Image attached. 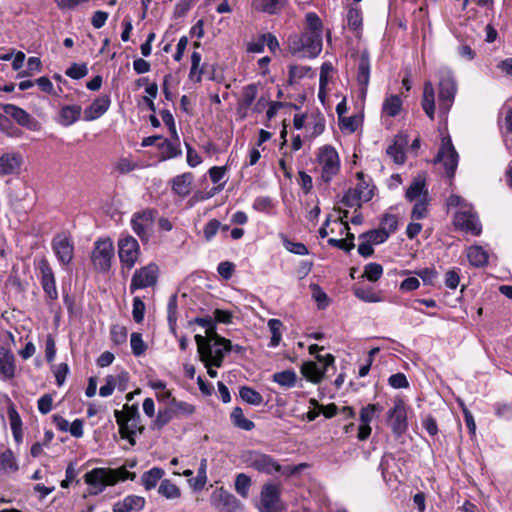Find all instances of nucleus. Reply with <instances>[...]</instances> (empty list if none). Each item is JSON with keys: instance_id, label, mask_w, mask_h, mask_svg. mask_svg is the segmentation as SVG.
Wrapping results in <instances>:
<instances>
[{"instance_id": "obj_1", "label": "nucleus", "mask_w": 512, "mask_h": 512, "mask_svg": "<svg viewBox=\"0 0 512 512\" xmlns=\"http://www.w3.org/2000/svg\"><path fill=\"white\" fill-rule=\"evenodd\" d=\"M306 28L301 34L290 35L288 50L299 58H315L322 51L323 24L319 16L309 12L305 16Z\"/></svg>"}, {"instance_id": "obj_2", "label": "nucleus", "mask_w": 512, "mask_h": 512, "mask_svg": "<svg viewBox=\"0 0 512 512\" xmlns=\"http://www.w3.org/2000/svg\"><path fill=\"white\" fill-rule=\"evenodd\" d=\"M242 460L247 467L267 475L281 473L286 476H292L306 467V464L282 467L271 455L258 450H248L244 452Z\"/></svg>"}, {"instance_id": "obj_3", "label": "nucleus", "mask_w": 512, "mask_h": 512, "mask_svg": "<svg viewBox=\"0 0 512 512\" xmlns=\"http://www.w3.org/2000/svg\"><path fill=\"white\" fill-rule=\"evenodd\" d=\"M195 342L200 360L204 364H213L218 368L222 366L225 354L232 351L231 341L218 334L210 335V338L197 334Z\"/></svg>"}, {"instance_id": "obj_4", "label": "nucleus", "mask_w": 512, "mask_h": 512, "mask_svg": "<svg viewBox=\"0 0 512 512\" xmlns=\"http://www.w3.org/2000/svg\"><path fill=\"white\" fill-rule=\"evenodd\" d=\"M449 207L457 208L454 216V225L456 228L472 235L478 236L482 231L479 218L471 204L467 203L459 195H451L447 200Z\"/></svg>"}, {"instance_id": "obj_5", "label": "nucleus", "mask_w": 512, "mask_h": 512, "mask_svg": "<svg viewBox=\"0 0 512 512\" xmlns=\"http://www.w3.org/2000/svg\"><path fill=\"white\" fill-rule=\"evenodd\" d=\"M135 478L136 474L129 472L126 467L118 469L94 468L84 476L85 482L90 486L96 487L98 492H103L106 486L115 485L119 481L134 480Z\"/></svg>"}, {"instance_id": "obj_6", "label": "nucleus", "mask_w": 512, "mask_h": 512, "mask_svg": "<svg viewBox=\"0 0 512 512\" xmlns=\"http://www.w3.org/2000/svg\"><path fill=\"white\" fill-rule=\"evenodd\" d=\"M114 417L119 426L122 439H126L131 446L136 444V434L143 433L144 427L140 425V414L135 405L125 404L123 410H115Z\"/></svg>"}, {"instance_id": "obj_7", "label": "nucleus", "mask_w": 512, "mask_h": 512, "mask_svg": "<svg viewBox=\"0 0 512 512\" xmlns=\"http://www.w3.org/2000/svg\"><path fill=\"white\" fill-rule=\"evenodd\" d=\"M438 104L440 116L446 117L456 96L457 84L454 75L448 69L439 72Z\"/></svg>"}, {"instance_id": "obj_8", "label": "nucleus", "mask_w": 512, "mask_h": 512, "mask_svg": "<svg viewBox=\"0 0 512 512\" xmlns=\"http://www.w3.org/2000/svg\"><path fill=\"white\" fill-rule=\"evenodd\" d=\"M358 184L349 189L342 198V203L347 207L360 206L373 198L374 186L370 179H366L363 172L357 173Z\"/></svg>"}, {"instance_id": "obj_9", "label": "nucleus", "mask_w": 512, "mask_h": 512, "mask_svg": "<svg viewBox=\"0 0 512 512\" xmlns=\"http://www.w3.org/2000/svg\"><path fill=\"white\" fill-rule=\"evenodd\" d=\"M317 162L321 169V179L330 183L340 170V159L338 152L332 146L326 145L319 149Z\"/></svg>"}, {"instance_id": "obj_10", "label": "nucleus", "mask_w": 512, "mask_h": 512, "mask_svg": "<svg viewBox=\"0 0 512 512\" xmlns=\"http://www.w3.org/2000/svg\"><path fill=\"white\" fill-rule=\"evenodd\" d=\"M259 512H283L285 504L281 500V489L274 483H265L260 491L257 504Z\"/></svg>"}, {"instance_id": "obj_11", "label": "nucleus", "mask_w": 512, "mask_h": 512, "mask_svg": "<svg viewBox=\"0 0 512 512\" xmlns=\"http://www.w3.org/2000/svg\"><path fill=\"white\" fill-rule=\"evenodd\" d=\"M459 156L455 150L450 136L442 137L441 146L437 153L435 163H440L449 177H453L458 166Z\"/></svg>"}, {"instance_id": "obj_12", "label": "nucleus", "mask_w": 512, "mask_h": 512, "mask_svg": "<svg viewBox=\"0 0 512 512\" xmlns=\"http://www.w3.org/2000/svg\"><path fill=\"white\" fill-rule=\"evenodd\" d=\"M387 422L396 437H400L407 431V407L403 399H395L393 407L387 413Z\"/></svg>"}, {"instance_id": "obj_13", "label": "nucleus", "mask_w": 512, "mask_h": 512, "mask_svg": "<svg viewBox=\"0 0 512 512\" xmlns=\"http://www.w3.org/2000/svg\"><path fill=\"white\" fill-rule=\"evenodd\" d=\"M157 212L154 209H145L135 212L131 218V227L136 235L144 242L150 237Z\"/></svg>"}, {"instance_id": "obj_14", "label": "nucleus", "mask_w": 512, "mask_h": 512, "mask_svg": "<svg viewBox=\"0 0 512 512\" xmlns=\"http://www.w3.org/2000/svg\"><path fill=\"white\" fill-rule=\"evenodd\" d=\"M316 358L319 364L308 361L303 363L301 367V373L303 376L313 383H319L327 372L329 366L334 364V356L332 354H326L324 356L316 355Z\"/></svg>"}, {"instance_id": "obj_15", "label": "nucleus", "mask_w": 512, "mask_h": 512, "mask_svg": "<svg viewBox=\"0 0 512 512\" xmlns=\"http://www.w3.org/2000/svg\"><path fill=\"white\" fill-rule=\"evenodd\" d=\"M118 254L123 266L131 269L140 255L138 241L131 235L121 236L118 240Z\"/></svg>"}, {"instance_id": "obj_16", "label": "nucleus", "mask_w": 512, "mask_h": 512, "mask_svg": "<svg viewBox=\"0 0 512 512\" xmlns=\"http://www.w3.org/2000/svg\"><path fill=\"white\" fill-rule=\"evenodd\" d=\"M114 255L113 243L109 239L98 240L92 254V262L96 269L106 271L110 268Z\"/></svg>"}, {"instance_id": "obj_17", "label": "nucleus", "mask_w": 512, "mask_h": 512, "mask_svg": "<svg viewBox=\"0 0 512 512\" xmlns=\"http://www.w3.org/2000/svg\"><path fill=\"white\" fill-rule=\"evenodd\" d=\"M52 249L62 265L71 263L74 255V244L66 234H58L52 239Z\"/></svg>"}, {"instance_id": "obj_18", "label": "nucleus", "mask_w": 512, "mask_h": 512, "mask_svg": "<svg viewBox=\"0 0 512 512\" xmlns=\"http://www.w3.org/2000/svg\"><path fill=\"white\" fill-rule=\"evenodd\" d=\"M157 266L149 264L133 274L130 284L131 292L153 286L157 281Z\"/></svg>"}, {"instance_id": "obj_19", "label": "nucleus", "mask_w": 512, "mask_h": 512, "mask_svg": "<svg viewBox=\"0 0 512 512\" xmlns=\"http://www.w3.org/2000/svg\"><path fill=\"white\" fill-rule=\"evenodd\" d=\"M39 268L41 272V285L45 294L50 300H56L58 298V292L54 272L50 264L44 259L40 262Z\"/></svg>"}, {"instance_id": "obj_20", "label": "nucleus", "mask_w": 512, "mask_h": 512, "mask_svg": "<svg viewBox=\"0 0 512 512\" xmlns=\"http://www.w3.org/2000/svg\"><path fill=\"white\" fill-rule=\"evenodd\" d=\"M212 504L218 509H224L231 512L238 507L237 498L225 490L224 488H217L211 495Z\"/></svg>"}, {"instance_id": "obj_21", "label": "nucleus", "mask_w": 512, "mask_h": 512, "mask_svg": "<svg viewBox=\"0 0 512 512\" xmlns=\"http://www.w3.org/2000/svg\"><path fill=\"white\" fill-rule=\"evenodd\" d=\"M111 99L108 95L96 98L85 110L84 120L93 121L100 118L110 107Z\"/></svg>"}, {"instance_id": "obj_22", "label": "nucleus", "mask_w": 512, "mask_h": 512, "mask_svg": "<svg viewBox=\"0 0 512 512\" xmlns=\"http://www.w3.org/2000/svg\"><path fill=\"white\" fill-rule=\"evenodd\" d=\"M15 357L13 353L3 347H0V379L10 380L15 376Z\"/></svg>"}, {"instance_id": "obj_23", "label": "nucleus", "mask_w": 512, "mask_h": 512, "mask_svg": "<svg viewBox=\"0 0 512 512\" xmlns=\"http://www.w3.org/2000/svg\"><path fill=\"white\" fill-rule=\"evenodd\" d=\"M370 60L366 52H363L358 60L357 68V82L360 86V92L363 96L366 95L367 87L370 80Z\"/></svg>"}, {"instance_id": "obj_24", "label": "nucleus", "mask_w": 512, "mask_h": 512, "mask_svg": "<svg viewBox=\"0 0 512 512\" xmlns=\"http://www.w3.org/2000/svg\"><path fill=\"white\" fill-rule=\"evenodd\" d=\"M22 164V157L18 152H8L0 155V175H10L17 172Z\"/></svg>"}, {"instance_id": "obj_25", "label": "nucleus", "mask_w": 512, "mask_h": 512, "mask_svg": "<svg viewBox=\"0 0 512 512\" xmlns=\"http://www.w3.org/2000/svg\"><path fill=\"white\" fill-rule=\"evenodd\" d=\"M425 114L430 120L435 117V90L432 82L426 81L423 87V96L421 102Z\"/></svg>"}, {"instance_id": "obj_26", "label": "nucleus", "mask_w": 512, "mask_h": 512, "mask_svg": "<svg viewBox=\"0 0 512 512\" xmlns=\"http://www.w3.org/2000/svg\"><path fill=\"white\" fill-rule=\"evenodd\" d=\"M3 111L5 114L12 117L19 125L23 127H31L33 118L24 109L14 104H4Z\"/></svg>"}, {"instance_id": "obj_27", "label": "nucleus", "mask_w": 512, "mask_h": 512, "mask_svg": "<svg viewBox=\"0 0 512 512\" xmlns=\"http://www.w3.org/2000/svg\"><path fill=\"white\" fill-rule=\"evenodd\" d=\"M192 182L193 175L191 173H183L172 180V189L177 195L186 197L190 194Z\"/></svg>"}, {"instance_id": "obj_28", "label": "nucleus", "mask_w": 512, "mask_h": 512, "mask_svg": "<svg viewBox=\"0 0 512 512\" xmlns=\"http://www.w3.org/2000/svg\"><path fill=\"white\" fill-rule=\"evenodd\" d=\"M81 111L79 105L63 106L59 112V123L66 127L74 124L80 119Z\"/></svg>"}, {"instance_id": "obj_29", "label": "nucleus", "mask_w": 512, "mask_h": 512, "mask_svg": "<svg viewBox=\"0 0 512 512\" xmlns=\"http://www.w3.org/2000/svg\"><path fill=\"white\" fill-rule=\"evenodd\" d=\"M426 182L422 175L415 177L406 191V198L409 201H414L417 198H422L426 194L428 198V191L425 189Z\"/></svg>"}, {"instance_id": "obj_30", "label": "nucleus", "mask_w": 512, "mask_h": 512, "mask_svg": "<svg viewBox=\"0 0 512 512\" xmlns=\"http://www.w3.org/2000/svg\"><path fill=\"white\" fill-rule=\"evenodd\" d=\"M286 0H253L252 8L267 14L278 13L285 5Z\"/></svg>"}, {"instance_id": "obj_31", "label": "nucleus", "mask_w": 512, "mask_h": 512, "mask_svg": "<svg viewBox=\"0 0 512 512\" xmlns=\"http://www.w3.org/2000/svg\"><path fill=\"white\" fill-rule=\"evenodd\" d=\"M173 419H176L175 413L173 412L172 407L168 403L164 408H160L151 423V429L153 430H161L167 424H169Z\"/></svg>"}, {"instance_id": "obj_32", "label": "nucleus", "mask_w": 512, "mask_h": 512, "mask_svg": "<svg viewBox=\"0 0 512 512\" xmlns=\"http://www.w3.org/2000/svg\"><path fill=\"white\" fill-rule=\"evenodd\" d=\"M164 474L165 472L162 468L153 467L142 474L141 483L147 491L152 490L157 486V483L162 479Z\"/></svg>"}, {"instance_id": "obj_33", "label": "nucleus", "mask_w": 512, "mask_h": 512, "mask_svg": "<svg viewBox=\"0 0 512 512\" xmlns=\"http://www.w3.org/2000/svg\"><path fill=\"white\" fill-rule=\"evenodd\" d=\"M467 258L472 266L482 267L488 263L487 252L478 245L471 246L467 249Z\"/></svg>"}, {"instance_id": "obj_34", "label": "nucleus", "mask_w": 512, "mask_h": 512, "mask_svg": "<svg viewBox=\"0 0 512 512\" xmlns=\"http://www.w3.org/2000/svg\"><path fill=\"white\" fill-rule=\"evenodd\" d=\"M402 109V100L399 95L387 96L382 104V113L388 117H396Z\"/></svg>"}, {"instance_id": "obj_35", "label": "nucleus", "mask_w": 512, "mask_h": 512, "mask_svg": "<svg viewBox=\"0 0 512 512\" xmlns=\"http://www.w3.org/2000/svg\"><path fill=\"white\" fill-rule=\"evenodd\" d=\"M169 404L175 413L176 419L189 417L196 411V408L193 404L186 401L177 400L176 398H171Z\"/></svg>"}, {"instance_id": "obj_36", "label": "nucleus", "mask_w": 512, "mask_h": 512, "mask_svg": "<svg viewBox=\"0 0 512 512\" xmlns=\"http://www.w3.org/2000/svg\"><path fill=\"white\" fill-rule=\"evenodd\" d=\"M258 94V86L256 84H249L243 87L242 95L238 102V108L240 110H246L250 108L255 101Z\"/></svg>"}, {"instance_id": "obj_37", "label": "nucleus", "mask_w": 512, "mask_h": 512, "mask_svg": "<svg viewBox=\"0 0 512 512\" xmlns=\"http://www.w3.org/2000/svg\"><path fill=\"white\" fill-rule=\"evenodd\" d=\"M158 147L161 151V158L163 160L175 158L182 154V151L179 146V140H175V142H172L168 139H164L161 141L160 144H158Z\"/></svg>"}, {"instance_id": "obj_38", "label": "nucleus", "mask_w": 512, "mask_h": 512, "mask_svg": "<svg viewBox=\"0 0 512 512\" xmlns=\"http://www.w3.org/2000/svg\"><path fill=\"white\" fill-rule=\"evenodd\" d=\"M272 380L281 387L292 388L296 385L297 375L294 370L287 369L281 372L274 373L272 376Z\"/></svg>"}, {"instance_id": "obj_39", "label": "nucleus", "mask_w": 512, "mask_h": 512, "mask_svg": "<svg viewBox=\"0 0 512 512\" xmlns=\"http://www.w3.org/2000/svg\"><path fill=\"white\" fill-rule=\"evenodd\" d=\"M158 493L168 500L179 499L181 497L180 488L169 479H164L160 482Z\"/></svg>"}, {"instance_id": "obj_40", "label": "nucleus", "mask_w": 512, "mask_h": 512, "mask_svg": "<svg viewBox=\"0 0 512 512\" xmlns=\"http://www.w3.org/2000/svg\"><path fill=\"white\" fill-rule=\"evenodd\" d=\"M267 325L271 332V338L268 346L270 348H275L280 344L282 339L283 323L279 319L271 318L268 320Z\"/></svg>"}, {"instance_id": "obj_41", "label": "nucleus", "mask_w": 512, "mask_h": 512, "mask_svg": "<svg viewBox=\"0 0 512 512\" xmlns=\"http://www.w3.org/2000/svg\"><path fill=\"white\" fill-rule=\"evenodd\" d=\"M202 56L199 52L194 51L191 55V68L189 79L194 82H200L204 74V65L201 66Z\"/></svg>"}, {"instance_id": "obj_42", "label": "nucleus", "mask_w": 512, "mask_h": 512, "mask_svg": "<svg viewBox=\"0 0 512 512\" xmlns=\"http://www.w3.org/2000/svg\"><path fill=\"white\" fill-rule=\"evenodd\" d=\"M231 421L236 427L243 429L245 431H251L255 427L253 421L244 417L243 410L241 407H235L232 410Z\"/></svg>"}, {"instance_id": "obj_43", "label": "nucleus", "mask_w": 512, "mask_h": 512, "mask_svg": "<svg viewBox=\"0 0 512 512\" xmlns=\"http://www.w3.org/2000/svg\"><path fill=\"white\" fill-rule=\"evenodd\" d=\"M239 396L244 402L250 405L259 406L263 403L262 395L258 391L248 386H243L240 388Z\"/></svg>"}, {"instance_id": "obj_44", "label": "nucleus", "mask_w": 512, "mask_h": 512, "mask_svg": "<svg viewBox=\"0 0 512 512\" xmlns=\"http://www.w3.org/2000/svg\"><path fill=\"white\" fill-rule=\"evenodd\" d=\"M0 469L5 472H15L18 470L17 461L10 449H7L0 454Z\"/></svg>"}, {"instance_id": "obj_45", "label": "nucleus", "mask_w": 512, "mask_h": 512, "mask_svg": "<svg viewBox=\"0 0 512 512\" xmlns=\"http://www.w3.org/2000/svg\"><path fill=\"white\" fill-rule=\"evenodd\" d=\"M235 491L242 497L247 498L251 487V478L245 473H239L235 478Z\"/></svg>"}, {"instance_id": "obj_46", "label": "nucleus", "mask_w": 512, "mask_h": 512, "mask_svg": "<svg viewBox=\"0 0 512 512\" xmlns=\"http://www.w3.org/2000/svg\"><path fill=\"white\" fill-rule=\"evenodd\" d=\"M206 459H202L200 463V467L198 469L197 476L193 479L189 480L190 486L196 490L200 491L204 488L206 481H207V475H206Z\"/></svg>"}, {"instance_id": "obj_47", "label": "nucleus", "mask_w": 512, "mask_h": 512, "mask_svg": "<svg viewBox=\"0 0 512 512\" xmlns=\"http://www.w3.org/2000/svg\"><path fill=\"white\" fill-rule=\"evenodd\" d=\"M389 238L386 231L381 228L373 229L360 235V239H366L372 245L382 244Z\"/></svg>"}, {"instance_id": "obj_48", "label": "nucleus", "mask_w": 512, "mask_h": 512, "mask_svg": "<svg viewBox=\"0 0 512 512\" xmlns=\"http://www.w3.org/2000/svg\"><path fill=\"white\" fill-rule=\"evenodd\" d=\"M383 410L380 404H368L360 411V423L369 424L376 414L381 413Z\"/></svg>"}, {"instance_id": "obj_49", "label": "nucleus", "mask_w": 512, "mask_h": 512, "mask_svg": "<svg viewBox=\"0 0 512 512\" xmlns=\"http://www.w3.org/2000/svg\"><path fill=\"white\" fill-rule=\"evenodd\" d=\"M347 25L353 31H358L362 27V13L358 8H350L347 12Z\"/></svg>"}, {"instance_id": "obj_50", "label": "nucleus", "mask_w": 512, "mask_h": 512, "mask_svg": "<svg viewBox=\"0 0 512 512\" xmlns=\"http://www.w3.org/2000/svg\"><path fill=\"white\" fill-rule=\"evenodd\" d=\"M130 345L132 353L136 357L143 355L147 350V345L143 341L142 335L137 332L131 334Z\"/></svg>"}, {"instance_id": "obj_51", "label": "nucleus", "mask_w": 512, "mask_h": 512, "mask_svg": "<svg viewBox=\"0 0 512 512\" xmlns=\"http://www.w3.org/2000/svg\"><path fill=\"white\" fill-rule=\"evenodd\" d=\"M128 332L124 326L113 325L110 329V338L115 345L125 344L127 341Z\"/></svg>"}, {"instance_id": "obj_52", "label": "nucleus", "mask_w": 512, "mask_h": 512, "mask_svg": "<svg viewBox=\"0 0 512 512\" xmlns=\"http://www.w3.org/2000/svg\"><path fill=\"white\" fill-rule=\"evenodd\" d=\"M387 155L396 163V164H403L405 162L406 156L404 149L401 145H399L397 142H394L391 144L387 150Z\"/></svg>"}, {"instance_id": "obj_53", "label": "nucleus", "mask_w": 512, "mask_h": 512, "mask_svg": "<svg viewBox=\"0 0 512 512\" xmlns=\"http://www.w3.org/2000/svg\"><path fill=\"white\" fill-rule=\"evenodd\" d=\"M252 207L258 212L269 213L274 208V202L269 196H259L254 200Z\"/></svg>"}, {"instance_id": "obj_54", "label": "nucleus", "mask_w": 512, "mask_h": 512, "mask_svg": "<svg viewBox=\"0 0 512 512\" xmlns=\"http://www.w3.org/2000/svg\"><path fill=\"white\" fill-rule=\"evenodd\" d=\"M380 228L387 232L388 236L398 228V218L394 214H385L381 219Z\"/></svg>"}, {"instance_id": "obj_55", "label": "nucleus", "mask_w": 512, "mask_h": 512, "mask_svg": "<svg viewBox=\"0 0 512 512\" xmlns=\"http://www.w3.org/2000/svg\"><path fill=\"white\" fill-rule=\"evenodd\" d=\"M427 205L428 198H426V194L420 198L412 209L411 217L416 220L423 219L427 216Z\"/></svg>"}, {"instance_id": "obj_56", "label": "nucleus", "mask_w": 512, "mask_h": 512, "mask_svg": "<svg viewBox=\"0 0 512 512\" xmlns=\"http://www.w3.org/2000/svg\"><path fill=\"white\" fill-rule=\"evenodd\" d=\"M364 274L369 281L376 282L383 274V267L378 263H368L364 268Z\"/></svg>"}, {"instance_id": "obj_57", "label": "nucleus", "mask_w": 512, "mask_h": 512, "mask_svg": "<svg viewBox=\"0 0 512 512\" xmlns=\"http://www.w3.org/2000/svg\"><path fill=\"white\" fill-rule=\"evenodd\" d=\"M310 287L312 290V297L317 302L318 307L320 309L326 308L329 304V298L327 294L317 284H312Z\"/></svg>"}, {"instance_id": "obj_58", "label": "nucleus", "mask_w": 512, "mask_h": 512, "mask_svg": "<svg viewBox=\"0 0 512 512\" xmlns=\"http://www.w3.org/2000/svg\"><path fill=\"white\" fill-rule=\"evenodd\" d=\"M168 323L170 326V329L174 332L177 322V297L176 295H172L169 299L168 305Z\"/></svg>"}, {"instance_id": "obj_59", "label": "nucleus", "mask_w": 512, "mask_h": 512, "mask_svg": "<svg viewBox=\"0 0 512 512\" xmlns=\"http://www.w3.org/2000/svg\"><path fill=\"white\" fill-rule=\"evenodd\" d=\"M221 223L217 219L209 220L203 228V235L206 242L212 241L217 232L220 230Z\"/></svg>"}, {"instance_id": "obj_60", "label": "nucleus", "mask_w": 512, "mask_h": 512, "mask_svg": "<svg viewBox=\"0 0 512 512\" xmlns=\"http://www.w3.org/2000/svg\"><path fill=\"white\" fill-rule=\"evenodd\" d=\"M354 295L358 299H360L364 302H367V303H377V302L381 301V298L376 293H374L371 290L364 289V288H356L354 290Z\"/></svg>"}, {"instance_id": "obj_61", "label": "nucleus", "mask_w": 512, "mask_h": 512, "mask_svg": "<svg viewBox=\"0 0 512 512\" xmlns=\"http://www.w3.org/2000/svg\"><path fill=\"white\" fill-rule=\"evenodd\" d=\"M145 310H146L145 304L140 299V297H134L132 316L136 323H141L144 320Z\"/></svg>"}, {"instance_id": "obj_62", "label": "nucleus", "mask_w": 512, "mask_h": 512, "mask_svg": "<svg viewBox=\"0 0 512 512\" xmlns=\"http://www.w3.org/2000/svg\"><path fill=\"white\" fill-rule=\"evenodd\" d=\"M88 74V68L86 64H72L67 70L66 75L72 79H81Z\"/></svg>"}, {"instance_id": "obj_63", "label": "nucleus", "mask_w": 512, "mask_h": 512, "mask_svg": "<svg viewBox=\"0 0 512 512\" xmlns=\"http://www.w3.org/2000/svg\"><path fill=\"white\" fill-rule=\"evenodd\" d=\"M459 272H460V269H458V268H453L446 272L444 283L448 289L454 290L458 287L459 282H460Z\"/></svg>"}, {"instance_id": "obj_64", "label": "nucleus", "mask_w": 512, "mask_h": 512, "mask_svg": "<svg viewBox=\"0 0 512 512\" xmlns=\"http://www.w3.org/2000/svg\"><path fill=\"white\" fill-rule=\"evenodd\" d=\"M495 414L504 419H512V404L498 402L494 405Z\"/></svg>"}]
</instances>
